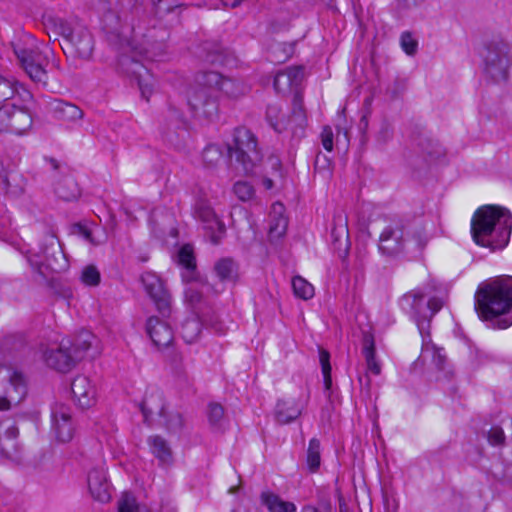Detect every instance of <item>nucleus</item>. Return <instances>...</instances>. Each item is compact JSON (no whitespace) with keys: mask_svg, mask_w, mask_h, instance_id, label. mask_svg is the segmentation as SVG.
Masks as SVG:
<instances>
[{"mask_svg":"<svg viewBox=\"0 0 512 512\" xmlns=\"http://www.w3.org/2000/svg\"><path fill=\"white\" fill-rule=\"evenodd\" d=\"M81 280L84 284L89 286L98 285L100 282V273L94 266H87L81 273Z\"/></svg>","mask_w":512,"mask_h":512,"instance_id":"49530a36","label":"nucleus"},{"mask_svg":"<svg viewBox=\"0 0 512 512\" xmlns=\"http://www.w3.org/2000/svg\"><path fill=\"white\" fill-rule=\"evenodd\" d=\"M331 236L335 243H339L341 246L343 243L348 242L349 230L347 217L344 213L338 212L333 217V227L331 230Z\"/></svg>","mask_w":512,"mask_h":512,"instance_id":"c756f323","label":"nucleus"},{"mask_svg":"<svg viewBox=\"0 0 512 512\" xmlns=\"http://www.w3.org/2000/svg\"><path fill=\"white\" fill-rule=\"evenodd\" d=\"M236 98L244 93L241 83L208 71L197 76L194 85L187 90V103L198 117L213 119L218 115V93Z\"/></svg>","mask_w":512,"mask_h":512,"instance_id":"f03ea898","label":"nucleus"},{"mask_svg":"<svg viewBox=\"0 0 512 512\" xmlns=\"http://www.w3.org/2000/svg\"><path fill=\"white\" fill-rule=\"evenodd\" d=\"M152 454L158 459L161 465H170L173 461L172 451L166 440L160 436L148 438Z\"/></svg>","mask_w":512,"mask_h":512,"instance_id":"cd10ccee","label":"nucleus"},{"mask_svg":"<svg viewBox=\"0 0 512 512\" xmlns=\"http://www.w3.org/2000/svg\"><path fill=\"white\" fill-rule=\"evenodd\" d=\"M165 425L168 430L170 431H177L179 430L183 425V419L182 416L178 412H173L170 414L166 413Z\"/></svg>","mask_w":512,"mask_h":512,"instance_id":"8fccbe9b","label":"nucleus"},{"mask_svg":"<svg viewBox=\"0 0 512 512\" xmlns=\"http://www.w3.org/2000/svg\"><path fill=\"white\" fill-rule=\"evenodd\" d=\"M18 428L11 422L0 424V451L7 458H14L18 452Z\"/></svg>","mask_w":512,"mask_h":512,"instance_id":"412c9836","label":"nucleus"},{"mask_svg":"<svg viewBox=\"0 0 512 512\" xmlns=\"http://www.w3.org/2000/svg\"><path fill=\"white\" fill-rule=\"evenodd\" d=\"M474 300L478 317L491 327L507 329L512 325V276L502 275L482 282Z\"/></svg>","mask_w":512,"mask_h":512,"instance_id":"f257e3e1","label":"nucleus"},{"mask_svg":"<svg viewBox=\"0 0 512 512\" xmlns=\"http://www.w3.org/2000/svg\"><path fill=\"white\" fill-rule=\"evenodd\" d=\"M444 305V300L437 296H430L428 301L426 302V313L428 314V321L430 322L431 318L442 309Z\"/></svg>","mask_w":512,"mask_h":512,"instance_id":"09e8293b","label":"nucleus"},{"mask_svg":"<svg viewBox=\"0 0 512 512\" xmlns=\"http://www.w3.org/2000/svg\"><path fill=\"white\" fill-rule=\"evenodd\" d=\"M52 164H53L54 168H57L55 160H52Z\"/></svg>","mask_w":512,"mask_h":512,"instance_id":"0e129e2a","label":"nucleus"},{"mask_svg":"<svg viewBox=\"0 0 512 512\" xmlns=\"http://www.w3.org/2000/svg\"><path fill=\"white\" fill-rule=\"evenodd\" d=\"M118 512H152L146 506L137 504L135 497L131 493H123L118 501Z\"/></svg>","mask_w":512,"mask_h":512,"instance_id":"c9c22d12","label":"nucleus"},{"mask_svg":"<svg viewBox=\"0 0 512 512\" xmlns=\"http://www.w3.org/2000/svg\"><path fill=\"white\" fill-rule=\"evenodd\" d=\"M198 217L204 223V229L213 244H218L225 234V225L217 218L210 207H200Z\"/></svg>","mask_w":512,"mask_h":512,"instance_id":"6ab92c4d","label":"nucleus"},{"mask_svg":"<svg viewBox=\"0 0 512 512\" xmlns=\"http://www.w3.org/2000/svg\"><path fill=\"white\" fill-rule=\"evenodd\" d=\"M32 116L15 102H7L0 107V132L16 135L25 134L32 126Z\"/></svg>","mask_w":512,"mask_h":512,"instance_id":"9b49d317","label":"nucleus"},{"mask_svg":"<svg viewBox=\"0 0 512 512\" xmlns=\"http://www.w3.org/2000/svg\"><path fill=\"white\" fill-rule=\"evenodd\" d=\"M94 335L88 331H83L79 333L72 341L71 351L74 356H76L77 362L80 361L86 351L91 347L92 341L94 340Z\"/></svg>","mask_w":512,"mask_h":512,"instance_id":"7c9ffc66","label":"nucleus"},{"mask_svg":"<svg viewBox=\"0 0 512 512\" xmlns=\"http://www.w3.org/2000/svg\"><path fill=\"white\" fill-rule=\"evenodd\" d=\"M16 88L11 80L0 77V101H7L14 98Z\"/></svg>","mask_w":512,"mask_h":512,"instance_id":"de8ad7c7","label":"nucleus"},{"mask_svg":"<svg viewBox=\"0 0 512 512\" xmlns=\"http://www.w3.org/2000/svg\"><path fill=\"white\" fill-rule=\"evenodd\" d=\"M266 119L276 132L291 130L293 135L301 136L306 126V114L303 107V99L296 94L293 99V111L290 118L285 119L281 107L277 104H270L267 107Z\"/></svg>","mask_w":512,"mask_h":512,"instance_id":"0eeeda50","label":"nucleus"},{"mask_svg":"<svg viewBox=\"0 0 512 512\" xmlns=\"http://www.w3.org/2000/svg\"><path fill=\"white\" fill-rule=\"evenodd\" d=\"M319 361H320V365H321L325 388L330 389V387L332 385V380H331V365H330L329 352L320 348L319 349Z\"/></svg>","mask_w":512,"mask_h":512,"instance_id":"a19ab883","label":"nucleus"},{"mask_svg":"<svg viewBox=\"0 0 512 512\" xmlns=\"http://www.w3.org/2000/svg\"><path fill=\"white\" fill-rule=\"evenodd\" d=\"M422 356L424 358L431 357L435 365L438 367L442 366L444 362L442 349L437 348L434 344L426 341L425 337H423Z\"/></svg>","mask_w":512,"mask_h":512,"instance_id":"ea45409f","label":"nucleus"},{"mask_svg":"<svg viewBox=\"0 0 512 512\" xmlns=\"http://www.w3.org/2000/svg\"><path fill=\"white\" fill-rule=\"evenodd\" d=\"M321 142L325 150L328 152L333 150V131L331 127H323L321 132Z\"/></svg>","mask_w":512,"mask_h":512,"instance_id":"603ef678","label":"nucleus"},{"mask_svg":"<svg viewBox=\"0 0 512 512\" xmlns=\"http://www.w3.org/2000/svg\"><path fill=\"white\" fill-rule=\"evenodd\" d=\"M321 457H320V442L319 440L313 438L309 441V446L307 450V466L311 472H316L320 467Z\"/></svg>","mask_w":512,"mask_h":512,"instance_id":"4c0bfd02","label":"nucleus"},{"mask_svg":"<svg viewBox=\"0 0 512 512\" xmlns=\"http://www.w3.org/2000/svg\"><path fill=\"white\" fill-rule=\"evenodd\" d=\"M208 288L206 285H202L201 289L198 287V284H190L185 289V299L191 305H196L202 300L203 289Z\"/></svg>","mask_w":512,"mask_h":512,"instance_id":"a18cd8bd","label":"nucleus"},{"mask_svg":"<svg viewBox=\"0 0 512 512\" xmlns=\"http://www.w3.org/2000/svg\"><path fill=\"white\" fill-rule=\"evenodd\" d=\"M202 324L198 318H189L181 326V335L186 343H194L200 336Z\"/></svg>","mask_w":512,"mask_h":512,"instance_id":"473e14b6","label":"nucleus"},{"mask_svg":"<svg viewBox=\"0 0 512 512\" xmlns=\"http://www.w3.org/2000/svg\"><path fill=\"white\" fill-rule=\"evenodd\" d=\"M45 258V265L53 272H61L67 269L68 262L61 250L58 241L51 236L50 237V248L43 251Z\"/></svg>","mask_w":512,"mask_h":512,"instance_id":"b1692460","label":"nucleus"},{"mask_svg":"<svg viewBox=\"0 0 512 512\" xmlns=\"http://www.w3.org/2000/svg\"><path fill=\"white\" fill-rule=\"evenodd\" d=\"M400 45L403 51L410 56L417 52L418 42L410 32H403L400 37Z\"/></svg>","mask_w":512,"mask_h":512,"instance_id":"c03bdc74","label":"nucleus"},{"mask_svg":"<svg viewBox=\"0 0 512 512\" xmlns=\"http://www.w3.org/2000/svg\"><path fill=\"white\" fill-rule=\"evenodd\" d=\"M72 341L70 338H62L59 343L44 344L39 346L40 357L51 369L61 373L71 371L77 364L76 356L73 355Z\"/></svg>","mask_w":512,"mask_h":512,"instance_id":"1a4fd4ad","label":"nucleus"},{"mask_svg":"<svg viewBox=\"0 0 512 512\" xmlns=\"http://www.w3.org/2000/svg\"><path fill=\"white\" fill-rule=\"evenodd\" d=\"M215 272L222 280H234L237 275V265L231 258H222L215 264Z\"/></svg>","mask_w":512,"mask_h":512,"instance_id":"72a5a7b5","label":"nucleus"},{"mask_svg":"<svg viewBox=\"0 0 512 512\" xmlns=\"http://www.w3.org/2000/svg\"><path fill=\"white\" fill-rule=\"evenodd\" d=\"M227 149L230 157L241 164L245 173L252 172L262 159L256 137L245 127L234 130L232 141L228 143Z\"/></svg>","mask_w":512,"mask_h":512,"instance_id":"423d86ee","label":"nucleus"},{"mask_svg":"<svg viewBox=\"0 0 512 512\" xmlns=\"http://www.w3.org/2000/svg\"><path fill=\"white\" fill-rule=\"evenodd\" d=\"M243 0H223V4L229 7H237Z\"/></svg>","mask_w":512,"mask_h":512,"instance_id":"13d9d810","label":"nucleus"},{"mask_svg":"<svg viewBox=\"0 0 512 512\" xmlns=\"http://www.w3.org/2000/svg\"><path fill=\"white\" fill-rule=\"evenodd\" d=\"M209 326L216 332V333H219V334H224L226 332V327L225 325L221 322V321H210L209 322Z\"/></svg>","mask_w":512,"mask_h":512,"instance_id":"6e6d98bb","label":"nucleus"},{"mask_svg":"<svg viewBox=\"0 0 512 512\" xmlns=\"http://www.w3.org/2000/svg\"><path fill=\"white\" fill-rule=\"evenodd\" d=\"M224 409L220 404L211 403L208 409V418L211 424L216 425L223 418Z\"/></svg>","mask_w":512,"mask_h":512,"instance_id":"3c124183","label":"nucleus"},{"mask_svg":"<svg viewBox=\"0 0 512 512\" xmlns=\"http://www.w3.org/2000/svg\"><path fill=\"white\" fill-rule=\"evenodd\" d=\"M64 37L74 46L81 58H89L93 51V38L87 28L77 25L73 28H64Z\"/></svg>","mask_w":512,"mask_h":512,"instance_id":"f3484780","label":"nucleus"},{"mask_svg":"<svg viewBox=\"0 0 512 512\" xmlns=\"http://www.w3.org/2000/svg\"><path fill=\"white\" fill-rule=\"evenodd\" d=\"M202 158L208 167H213L221 160L222 152L218 146L208 145L203 150Z\"/></svg>","mask_w":512,"mask_h":512,"instance_id":"37998d69","label":"nucleus"},{"mask_svg":"<svg viewBox=\"0 0 512 512\" xmlns=\"http://www.w3.org/2000/svg\"><path fill=\"white\" fill-rule=\"evenodd\" d=\"M76 432V424L72 416L71 408L56 402L51 407V428L50 433L54 440L59 443L71 441Z\"/></svg>","mask_w":512,"mask_h":512,"instance_id":"f8f14e48","label":"nucleus"},{"mask_svg":"<svg viewBox=\"0 0 512 512\" xmlns=\"http://www.w3.org/2000/svg\"><path fill=\"white\" fill-rule=\"evenodd\" d=\"M71 392L75 403L82 409L94 406L97 401L96 387L85 375H77L72 380Z\"/></svg>","mask_w":512,"mask_h":512,"instance_id":"2eb2a0df","label":"nucleus"},{"mask_svg":"<svg viewBox=\"0 0 512 512\" xmlns=\"http://www.w3.org/2000/svg\"><path fill=\"white\" fill-rule=\"evenodd\" d=\"M152 512H177L172 502L168 499H162L158 508L151 509Z\"/></svg>","mask_w":512,"mask_h":512,"instance_id":"5fc2aeb1","label":"nucleus"},{"mask_svg":"<svg viewBox=\"0 0 512 512\" xmlns=\"http://www.w3.org/2000/svg\"><path fill=\"white\" fill-rule=\"evenodd\" d=\"M233 192L241 201L251 200L255 194L253 186L247 181H238L233 186Z\"/></svg>","mask_w":512,"mask_h":512,"instance_id":"79ce46f5","label":"nucleus"},{"mask_svg":"<svg viewBox=\"0 0 512 512\" xmlns=\"http://www.w3.org/2000/svg\"><path fill=\"white\" fill-rule=\"evenodd\" d=\"M14 53L20 66L34 82L43 85L47 83L46 67L49 65V58L53 56L48 46L41 47L31 38L27 43L15 44Z\"/></svg>","mask_w":512,"mask_h":512,"instance_id":"39448f33","label":"nucleus"},{"mask_svg":"<svg viewBox=\"0 0 512 512\" xmlns=\"http://www.w3.org/2000/svg\"><path fill=\"white\" fill-rule=\"evenodd\" d=\"M141 281L158 312L163 317H169L171 314V296L165 289L159 276L153 272H144L141 276Z\"/></svg>","mask_w":512,"mask_h":512,"instance_id":"4468645a","label":"nucleus"},{"mask_svg":"<svg viewBox=\"0 0 512 512\" xmlns=\"http://www.w3.org/2000/svg\"><path fill=\"white\" fill-rule=\"evenodd\" d=\"M141 410L145 419L154 415L166 417V408L162 392L157 389L147 391L141 403Z\"/></svg>","mask_w":512,"mask_h":512,"instance_id":"5701e85b","label":"nucleus"},{"mask_svg":"<svg viewBox=\"0 0 512 512\" xmlns=\"http://www.w3.org/2000/svg\"><path fill=\"white\" fill-rule=\"evenodd\" d=\"M285 207L281 203H274L269 214L268 235L271 241H277L286 233L288 221L284 216Z\"/></svg>","mask_w":512,"mask_h":512,"instance_id":"4be33fe9","label":"nucleus"},{"mask_svg":"<svg viewBox=\"0 0 512 512\" xmlns=\"http://www.w3.org/2000/svg\"><path fill=\"white\" fill-rule=\"evenodd\" d=\"M271 165L275 169L280 168V166H281V164H280L278 159H273Z\"/></svg>","mask_w":512,"mask_h":512,"instance_id":"680f3d73","label":"nucleus"},{"mask_svg":"<svg viewBox=\"0 0 512 512\" xmlns=\"http://www.w3.org/2000/svg\"><path fill=\"white\" fill-rule=\"evenodd\" d=\"M344 507H345V504L340 503V512H344Z\"/></svg>","mask_w":512,"mask_h":512,"instance_id":"e2e57ef3","label":"nucleus"},{"mask_svg":"<svg viewBox=\"0 0 512 512\" xmlns=\"http://www.w3.org/2000/svg\"><path fill=\"white\" fill-rule=\"evenodd\" d=\"M292 288L294 294L301 299L308 300L314 296L313 285L301 276L292 279Z\"/></svg>","mask_w":512,"mask_h":512,"instance_id":"e433bc0d","label":"nucleus"},{"mask_svg":"<svg viewBox=\"0 0 512 512\" xmlns=\"http://www.w3.org/2000/svg\"><path fill=\"white\" fill-rule=\"evenodd\" d=\"M304 407L305 404L300 399L279 400L275 408V417L281 424L290 423L301 415Z\"/></svg>","mask_w":512,"mask_h":512,"instance_id":"aec40b11","label":"nucleus"},{"mask_svg":"<svg viewBox=\"0 0 512 512\" xmlns=\"http://www.w3.org/2000/svg\"><path fill=\"white\" fill-rule=\"evenodd\" d=\"M87 485L91 496L102 503L111 498L110 484L106 475L104 464L91 468L87 474Z\"/></svg>","mask_w":512,"mask_h":512,"instance_id":"dca6fc26","label":"nucleus"},{"mask_svg":"<svg viewBox=\"0 0 512 512\" xmlns=\"http://www.w3.org/2000/svg\"><path fill=\"white\" fill-rule=\"evenodd\" d=\"M294 52L293 44L276 43L269 50V59L272 62L283 63L287 61Z\"/></svg>","mask_w":512,"mask_h":512,"instance_id":"f704fd0d","label":"nucleus"},{"mask_svg":"<svg viewBox=\"0 0 512 512\" xmlns=\"http://www.w3.org/2000/svg\"><path fill=\"white\" fill-rule=\"evenodd\" d=\"M307 512H330L328 509H319V508H314V507H309L307 508Z\"/></svg>","mask_w":512,"mask_h":512,"instance_id":"052dcab7","label":"nucleus"},{"mask_svg":"<svg viewBox=\"0 0 512 512\" xmlns=\"http://www.w3.org/2000/svg\"><path fill=\"white\" fill-rule=\"evenodd\" d=\"M52 112L54 117L65 123H76L83 118V111L72 103L63 100L52 102Z\"/></svg>","mask_w":512,"mask_h":512,"instance_id":"393cba45","label":"nucleus"},{"mask_svg":"<svg viewBox=\"0 0 512 512\" xmlns=\"http://www.w3.org/2000/svg\"><path fill=\"white\" fill-rule=\"evenodd\" d=\"M139 87H140L143 97H145L148 100L149 96L151 94L150 87L147 84L142 83V81H140V80H139Z\"/></svg>","mask_w":512,"mask_h":512,"instance_id":"4d7b16f0","label":"nucleus"},{"mask_svg":"<svg viewBox=\"0 0 512 512\" xmlns=\"http://www.w3.org/2000/svg\"><path fill=\"white\" fill-rule=\"evenodd\" d=\"M486 73L495 81H504L512 65V46L503 40L490 42L483 55Z\"/></svg>","mask_w":512,"mask_h":512,"instance_id":"6e6552de","label":"nucleus"},{"mask_svg":"<svg viewBox=\"0 0 512 512\" xmlns=\"http://www.w3.org/2000/svg\"><path fill=\"white\" fill-rule=\"evenodd\" d=\"M146 331L153 344L159 349L168 347L174 338L172 328L155 316L148 318Z\"/></svg>","mask_w":512,"mask_h":512,"instance_id":"a211bd4d","label":"nucleus"},{"mask_svg":"<svg viewBox=\"0 0 512 512\" xmlns=\"http://www.w3.org/2000/svg\"><path fill=\"white\" fill-rule=\"evenodd\" d=\"M3 379L7 381L3 384V391L0 394V411H7L24 399L27 387L25 377L19 371L7 370Z\"/></svg>","mask_w":512,"mask_h":512,"instance_id":"ddd939ff","label":"nucleus"},{"mask_svg":"<svg viewBox=\"0 0 512 512\" xmlns=\"http://www.w3.org/2000/svg\"><path fill=\"white\" fill-rule=\"evenodd\" d=\"M263 185L267 190H270L274 187V182L271 178H265L263 180Z\"/></svg>","mask_w":512,"mask_h":512,"instance_id":"bf43d9fd","label":"nucleus"},{"mask_svg":"<svg viewBox=\"0 0 512 512\" xmlns=\"http://www.w3.org/2000/svg\"><path fill=\"white\" fill-rule=\"evenodd\" d=\"M178 262L183 266L187 273L192 274L195 271L196 263L191 246L184 245L178 252Z\"/></svg>","mask_w":512,"mask_h":512,"instance_id":"58836bf2","label":"nucleus"},{"mask_svg":"<svg viewBox=\"0 0 512 512\" xmlns=\"http://www.w3.org/2000/svg\"><path fill=\"white\" fill-rule=\"evenodd\" d=\"M488 440L492 445H500L505 440L504 432L499 427H493L488 433Z\"/></svg>","mask_w":512,"mask_h":512,"instance_id":"864d4df0","label":"nucleus"},{"mask_svg":"<svg viewBox=\"0 0 512 512\" xmlns=\"http://www.w3.org/2000/svg\"><path fill=\"white\" fill-rule=\"evenodd\" d=\"M512 230V214L498 205H484L476 210L471 220L474 242L491 251L507 246Z\"/></svg>","mask_w":512,"mask_h":512,"instance_id":"7ed1b4c3","label":"nucleus"},{"mask_svg":"<svg viewBox=\"0 0 512 512\" xmlns=\"http://www.w3.org/2000/svg\"><path fill=\"white\" fill-rule=\"evenodd\" d=\"M362 353L366 361L367 371L373 375H379L381 373V364L376 358L375 341L370 333H365L363 336Z\"/></svg>","mask_w":512,"mask_h":512,"instance_id":"bb28decb","label":"nucleus"},{"mask_svg":"<svg viewBox=\"0 0 512 512\" xmlns=\"http://www.w3.org/2000/svg\"><path fill=\"white\" fill-rule=\"evenodd\" d=\"M56 194L65 201H72L78 198L80 190L74 178L65 177L57 185Z\"/></svg>","mask_w":512,"mask_h":512,"instance_id":"2f4dec72","label":"nucleus"},{"mask_svg":"<svg viewBox=\"0 0 512 512\" xmlns=\"http://www.w3.org/2000/svg\"><path fill=\"white\" fill-rule=\"evenodd\" d=\"M304 71L300 66L289 67L285 71L278 72L274 77V88L283 92L287 88L298 86L303 79Z\"/></svg>","mask_w":512,"mask_h":512,"instance_id":"a878e982","label":"nucleus"},{"mask_svg":"<svg viewBox=\"0 0 512 512\" xmlns=\"http://www.w3.org/2000/svg\"><path fill=\"white\" fill-rule=\"evenodd\" d=\"M431 295V286L417 287L405 293L400 299L401 308L416 322L421 334L429 327L425 299Z\"/></svg>","mask_w":512,"mask_h":512,"instance_id":"9d476101","label":"nucleus"},{"mask_svg":"<svg viewBox=\"0 0 512 512\" xmlns=\"http://www.w3.org/2000/svg\"><path fill=\"white\" fill-rule=\"evenodd\" d=\"M261 501L270 512H294L296 506L292 502L282 500L278 495L271 492H263Z\"/></svg>","mask_w":512,"mask_h":512,"instance_id":"c85d7f7f","label":"nucleus"},{"mask_svg":"<svg viewBox=\"0 0 512 512\" xmlns=\"http://www.w3.org/2000/svg\"><path fill=\"white\" fill-rule=\"evenodd\" d=\"M426 244L427 236L424 229L406 230L399 224L387 226L379 237L380 252L390 257L419 253Z\"/></svg>","mask_w":512,"mask_h":512,"instance_id":"20e7f679","label":"nucleus"}]
</instances>
